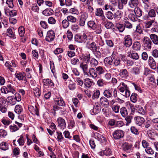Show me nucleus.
Returning <instances> with one entry per match:
<instances>
[{
  "label": "nucleus",
  "mask_w": 158,
  "mask_h": 158,
  "mask_svg": "<svg viewBox=\"0 0 158 158\" xmlns=\"http://www.w3.org/2000/svg\"><path fill=\"white\" fill-rule=\"evenodd\" d=\"M118 89L122 94L126 98L129 97L130 95V91L127 85L124 82H121L118 87Z\"/></svg>",
  "instance_id": "1"
},
{
  "label": "nucleus",
  "mask_w": 158,
  "mask_h": 158,
  "mask_svg": "<svg viewBox=\"0 0 158 158\" xmlns=\"http://www.w3.org/2000/svg\"><path fill=\"white\" fill-rule=\"evenodd\" d=\"M88 27L93 30H96L97 33L99 34L101 32V28L96 24L95 22L93 21H90L88 22Z\"/></svg>",
  "instance_id": "2"
},
{
  "label": "nucleus",
  "mask_w": 158,
  "mask_h": 158,
  "mask_svg": "<svg viewBox=\"0 0 158 158\" xmlns=\"http://www.w3.org/2000/svg\"><path fill=\"white\" fill-rule=\"evenodd\" d=\"M75 40L76 41L79 43H85L87 40V37L85 33L81 35L77 34L75 36Z\"/></svg>",
  "instance_id": "3"
},
{
  "label": "nucleus",
  "mask_w": 158,
  "mask_h": 158,
  "mask_svg": "<svg viewBox=\"0 0 158 158\" xmlns=\"http://www.w3.org/2000/svg\"><path fill=\"white\" fill-rule=\"evenodd\" d=\"M152 42L147 37H145L143 40V46L146 49H150L151 48Z\"/></svg>",
  "instance_id": "4"
},
{
  "label": "nucleus",
  "mask_w": 158,
  "mask_h": 158,
  "mask_svg": "<svg viewBox=\"0 0 158 158\" xmlns=\"http://www.w3.org/2000/svg\"><path fill=\"white\" fill-rule=\"evenodd\" d=\"M124 135V131L120 130L115 131L112 134L113 138L115 139H118L123 138Z\"/></svg>",
  "instance_id": "5"
},
{
  "label": "nucleus",
  "mask_w": 158,
  "mask_h": 158,
  "mask_svg": "<svg viewBox=\"0 0 158 158\" xmlns=\"http://www.w3.org/2000/svg\"><path fill=\"white\" fill-rule=\"evenodd\" d=\"M55 35V34L54 31L49 30L47 32L45 40L48 42H51L54 40Z\"/></svg>",
  "instance_id": "6"
},
{
  "label": "nucleus",
  "mask_w": 158,
  "mask_h": 158,
  "mask_svg": "<svg viewBox=\"0 0 158 158\" xmlns=\"http://www.w3.org/2000/svg\"><path fill=\"white\" fill-rule=\"evenodd\" d=\"M123 43L127 47H129L132 45V39L130 35H126L124 38Z\"/></svg>",
  "instance_id": "7"
},
{
  "label": "nucleus",
  "mask_w": 158,
  "mask_h": 158,
  "mask_svg": "<svg viewBox=\"0 0 158 158\" xmlns=\"http://www.w3.org/2000/svg\"><path fill=\"white\" fill-rule=\"evenodd\" d=\"M86 46L88 48L93 52H96L98 50V47L94 42L90 43L89 41L87 42Z\"/></svg>",
  "instance_id": "8"
},
{
  "label": "nucleus",
  "mask_w": 158,
  "mask_h": 158,
  "mask_svg": "<svg viewBox=\"0 0 158 158\" xmlns=\"http://www.w3.org/2000/svg\"><path fill=\"white\" fill-rule=\"evenodd\" d=\"M134 120L135 123L139 126H141L145 121L143 118L140 116H137L135 117Z\"/></svg>",
  "instance_id": "9"
},
{
  "label": "nucleus",
  "mask_w": 158,
  "mask_h": 158,
  "mask_svg": "<svg viewBox=\"0 0 158 158\" xmlns=\"http://www.w3.org/2000/svg\"><path fill=\"white\" fill-rule=\"evenodd\" d=\"M57 122L58 124V126L61 129H64L66 127V123L64 119L61 117H59L57 119Z\"/></svg>",
  "instance_id": "10"
},
{
  "label": "nucleus",
  "mask_w": 158,
  "mask_h": 158,
  "mask_svg": "<svg viewBox=\"0 0 158 158\" xmlns=\"http://www.w3.org/2000/svg\"><path fill=\"white\" fill-rule=\"evenodd\" d=\"M11 64L9 62L7 61L6 62L5 65L12 72L13 71L14 69L11 67H16L17 64L15 62L14 60H12L11 61Z\"/></svg>",
  "instance_id": "11"
},
{
  "label": "nucleus",
  "mask_w": 158,
  "mask_h": 158,
  "mask_svg": "<svg viewBox=\"0 0 158 158\" xmlns=\"http://www.w3.org/2000/svg\"><path fill=\"white\" fill-rule=\"evenodd\" d=\"M148 64L151 68L153 69L156 68V63L152 56H149L148 58Z\"/></svg>",
  "instance_id": "12"
},
{
  "label": "nucleus",
  "mask_w": 158,
  "mask_h": 158,
  "mask_svg": "<svg viewBox=\"0 0 158 158\" xmlns=\"http://www.w3.org/2000/svg\"><path fill=\"white\" fill-rule=\"evenodd\" d=\"M54 101L55 104L60 106H64L65 104L61 97H56L54 98Z\"/></svg>",
  "instance_id": "13"
},
{
  "label": "nucleus",
  "mask_w": 158,
  "mask_h": 158,
  "mask_svg": "<svg viewBox=\"0 0 158 158\" xmlns=\"http://www.w3.org/2000/svg\"><path fill=\"white\" fill-rule=\"evenodd\" d=\"M119 75L122 78L126 79L129 76V73L126 69H122L119 71Z\"/></svg>",
  "instance_id": "14"
},
{
  "label": "nucleus",
  "mask_w": 158,
  "mask_h": 158,
  "mask_svg": "<svg viewBox=\"0 0 158 158\" xmlns=\"http://www.w3.org/2000/svg\"><path fill=\"white\" fill-rule=\"evenodd\" d=\"M87 63L82 62L80 64V68H81L83 72L84 75H87V71L88 70V65Z\"/></svg>",
  "instance_id": "15"
},
{
  "label": "nucleus",
  "mask_w": 158,
  "mask_h": 158,
  "mask_svg": "<svg viewBox=\"0 0 158 158\" xmlns=\"http://www.w3.org/2000/svg\"><path fill=\"white\" fill-rule=\"evenodd\" d=\"M150 38L152 42L156 45H158V36L155 34H152L150 35Z\"/></svg>",
  "instance_id": "16"
},
{
  "label": "nucleus",
  "mask_w": 158,
  "mask_h": 158,
  "mask_svg": "<svg viewBox=\"0 0 158 158\" xmlns=\"http://www.w3.org/2000/svg\"><path fill=\"white\" fill-rule=\"evenodd\" d=\"M29 109L32 114H36L37 116L39 115V110L37 106H31L29 107Z\"/></svg>",
  "instance_id": "17"
},
{
  "label": "nucleus",
  "mask_w": 158,
  "mask_h": 158,
  "mask_svg": "<svg viewBox=\"0 0 158 158\" xmlns=\"http://www.w3.org/2000/svg\"><path fill=\"white\" fill-rule=\"evenodd\" d=\"M139 3V0H130L128 2V5L130 7L133 8L138 6Z\"/></svg>",
  "instance_id": "18"
},
{
  "label": "nucleus",
  "mask_w": 158,
  "mask_h": 158,
  "mask_svg": "<svg viewBox=\"0 0 158 158\" xmlns=\"http://www.w3.org/2000/svg\"><path fill=\"white\" fill-rule=\"evenodd\" d=\"M99 103L102 106L106 107L109 104L108 100L105 97H102L100 98Z\"/></svg>",
  "instance_id": "19"
},
{
  "label": "nucleus",
  "mask_w": 158,
  "mask_h": 158,
  "mask_svg": "<svg viewBox=\"0 0 158 158\" xmlns=\"http://www.w3.org/2000/svg\"><path fill=\"white\" fill-rule=\"evenodd\" d=\"M89 73L90 76L93 78H96L98 74L95 69L93 68H90L89 69Z\"/></svg>",
  "instance_id": "20"
},
{
  "label": "nucleus",
  "mask_w": 158,
  "mask_h": 158,
  "mask_svg": "<svg viewBox=\"0 0 158 158\" xmlns=\"http://www.w3.org/2000/svg\"><path fill=\"white\" fill-rule=\"evenodd\" d=\"M93 83V81L88 78L85 79L84 80V84L87 88H89L92 85Z\"/></svg>",
  "instance_id": "21"
},
{
  "label": "nucleus",
  "mask_w": 158,
  "mask_h": 158,
  "mask_svg": "<svg viewBox=\"0 0 158 158\" xmlns=\"http://www.w3.org/2000/svg\"><path fill=\"white\" fill-rule=\"evenodd\" d=\"M80 58L81 60L85 62V63H88L90 61V54H89L85 55H83Z\"/></svg>",
  "instance_id": "22"
},
{
  "label": "nucleus",
  "mask_w": 158,
  "mask_h": 158,
  "mask_svg": "<svg viewBox=\"0 0 158 158\" xmlns=\"http://www.w3.org/2000/svg\"><path fill=\"white\" fill-rule=\"evenodd\" d=\"M95 69L98 75H101L104 74L105 72V68L101 66H98Z\"/></svg>",
  "instance_id": "23"
},
{
  "label": "nucleus",
  "mask_w": 158,
  "mask_h": 158,
  "mask_svg": "<svg viewBox=\"0 0 158 158\" xmlns=\"http://www.w3.org/2000/svg\"><path fill=\"white\" fill-rule=\"evenodd\" d=\"M53 13V10L51 8H48L44 10L43 11V14L45 16H48L52 15Z\"/></svg>",
  "instance_id": "24"
},
{
  "label": "nucleus",
  "mask_w": 158,
  "mask_h": 158,
  "mask_svg": "<svg viewBox=\"0 0 158 158\" xmlns=\"http://www.w3.org/2000/svg\"><path fill=\"white\" fill-rule=\"evenodd\" d=\"M128 0H120L118 1V8L120 10L123 9V5L127 4Z\"/></svg>",
  "instance_id": "25"
},
{
  "label": "nucleus",
  "mask_w": 158,
  "mask_h": 158,
  "mask_svg": "<svg viewBox=\"0 0 158 158\" xmlns=\"http://www.w3.org/2000/svg\"><path fill=\"white\" fill-rule=\"evenodd\" d=\"M140 43L138 41L134 42L132 45V48L135 51H139L141 48Z\"/></svg>",
  "instance_id": "26"
},
{
  "label": "nucleus",
  "mask_w": 158,
  "mask_h": 158,
  "mask_svg": "<svg viewBox=\"0 0 158 158\" xmlns=\"http://www.w3.org/2000/svg\"><path fill=\"white\" fill-rule=\"evenodd\" d=\"M7 100V102L12 105H14L16 104V101L13 96L8 97Z\"/></svg>",
  "instance_id": "27"
},
{
  "label": "nucleus",
  "mask_w": 158,
  "mask_h": 158,
  "mask_svg": "<svg viewBox=\"0 0 158 158\" xmlns=\"http://www.w3.org/2000/svg\"><path fill=\"white\" fill-rule=\"evenodd\" d=\"M43 83L44 85L46 86L50 85L52 86H54V84L52 81L49 79H44L43 80Z\"/></svg>",
  "instance_id": "28"
},
{
  "label": "nucleus",
  "mask_w": 158,
  "mask_h": 158,
  "mask_svg": "<svg viewBox=\"0 0 158 158\" xmlns=\"http://www.w3.org/2000/svg\"><path fill=\"white\" fill-rule=\"evenodd\" d=\"M123 13L121 11L117 10L114 14V18L117 20H120L123 16Z\"/></svg>",
  "instance_id": "29"
},
{
  "label": "nucleus",
  "mask_w": 158,
  "mask_h": 158,
  "mask_svg": "<svg viewBox=\"0 0 158 158\" xmlns=\"http://www.w3.org/2000/svg\"><path fill=\"white\" fill-rule=\"evenodd\" d=\"M100 106L98 104H95L93 110V112L94 114H96L100 112Z\"/></svg>",
  "instance_id": "30"
},
{
  "label": "nucleus",
  "mask_w": 158,
  "mask_h": 158,
  "mask_svg": "<svg viewBox=\"0 0 158 158\" xmlns=\"http://www.w3.org/2000/svg\"><path fill=\"white\" fill-rule=\"evenodd\" d=\"M103 94L106 97L110 98L112 96V91L109 89H106L104 91Z\"/></svg>",
  "instance_id": "31"
},
{
  "label": "nucleus",
  "mask_w": 158,
  "mask_h": 158,
  "mask_svg": "<svg viewBox=\"0 0 158 158\" xmlns=\"http://www.w3.org/2000/svg\"><path fill=\"white\" fill-rule=\"evenodd\" d=\"M15 77L19 80H23L25 78L26 74L24 73H17L15 74Z\"/></svg>",
  "instance_id": "32"
},
{
  "label": "nucleus",
  "mask_w": 158,
  "mask_h": 158,
  "mask_svg": "<svg viewBox=\"0 0 158 158\" xmlns=\"http://www.w3.org/2000/svg\"><path fill=\"white\" fill-rule=\"evenodd\" d=\"M134 12L135 15L138 17H140L142 15V11L138 7H136L135 8Z\"/></svg>",
  "instance_id": "33"
},
{
  "label": "nucleus",
  "mask_w": 158,
  "mask_h": 158,
  "mask_svg": "<svg viewBox=\"0 0 158 158\" xmlns=\"http://www.w3.org/2000/svg\"><path fill=\"white\" fill-rule=\"evenodd\" d=\"M116 28L120 32H122L125 29V27L123 24L117 23L116 25Z\"/></svg>",
  "instance_id": "34"
},
{
  "label": "nucleus",
  "mask_w": 158,
  "mask_h": 158,
  "mask_svg": "<svg viewBox=\"0 0 158 158\" xmlns=\"http://www.w3.org/2000/svg\"><path fill=\"white\" fill-rule=\"evenodd\" d=\"M94 137L95 138L100 141L105 140V138L102 135L97 132L94 133Z\"/></svg>",
  "instance_id": "35"
},
{
  "label": "nucleus",
  "mask_w": 158,
  "mask_h": 158,
  "mask_svg": "<svg viewBox=\"0 0 158 158\" xmlns=\"http://www.w3.org/2000/svg\"><path fill=\"white\" fill-rule=\"evenodd\" d=\"M15 111L18 114H20L23 111V109L20 105H16L15 107Z\"/></svg>",
  "instance_id": "36"
},
{
  "label": "nucleus",
  "mask_w": 158,
  "mask_h": 158,
  "mask_svg": "<svg viewBox=\"0 0 158 158\" xmlns=\"http://www.w3.org/2000/svg\"><path fill=\"white\" fill-rule=\"evenodd\" d=\"M120 112L122 116L123 117H126L127 115V110L125 107H123L120 108Z\"/></svg>",
  "instance_id": "37"
},
{
  "label": "nucleus",
  "mask_w": 158,
  "mask_h": 158,
  "mask_svg": "<svg viewBox=\"0 0 158 158\" xmlns=\"http://www.w3.org/2000/svg\"><path fill=\"white\" fill-rule=\"evenodd\" d=\"M17 142L19 146H23L24 145L25 142V138L22 135H21L18 139Z\"/></svg>",
  "instance_id": "38"
},
{
  "label": "nucleus",
  "mask_w": 158,
  "mask_h": 158,
  "mask_svg": "<svg viewBox=\"0 0 158 158\" xmlns=\"http://www.w3.org/2000/svg\"><path fill=\"white\" fill-rule=\"evenodd\" d=\"M156 16V11L152 9L149 10L148 13V18H154Z\"/></svg>",
  "instance_id": "39"
},
{
  "label": "nucleus",
  "mask_w": 158,
  "mask_h": 158,
  "mask_svg": "<svg viewBox=\"0 0 158 158\" xmlns=\"http://www.w3.org/2000/svg\"><path fill=\"white\" fill-rule=\"evenodd\" d=\"M127 18H126L124 19V26L125 27H126L129 29L132 28V24L130 23L127 20Z\"/></svg>",
  "instance_id": "40"
},
{
  "label": "nucleus",
  "mask_w": 158,
  "mask_h": 158,
  "mask_svg": "<svg viewBox=\"0 0 158 158\" xmlns=\"http://www.w3.org/2000/svg\"><path fill=\"white\" fill-rule=\"evenodd\" d=\"M98 61L93 58H91L90 62V65L91 67H95L98 64Z\"/></svg>",
  "instance_id": "41"
},
{
  "label": "nucleus",
  "mask_w": 158,
  "mask_h": 158,
  "mask_svg": "<svg viewBox=\"0 0 158 158\" xmlns=\"http://www.w3.org/2000/svg\"><path fill=\"white\" fill-rule=\"evenodd\" d=\"M155 19H154L151 20L146 22L145 23V26L146 28H148L151 27L152 25L154 22Z\"/></svg>",
  "instance_id": "42"
},
{
  "label": "nucleus",
  "mask_w": 158,
  "mask_h": 158,
  "mask_svg": "<svg viewBox=\"0 0 158 158\" xmlns=\"http://www.w3.org/2000/svg\"><path fill=\"white\" fill-rule=\"evenodd\" d=\"M6 88L8 93H11L12 94H14L15 93L16 91L11 85H7Z\"/></svg>",
  "instance_id": "43"
},
{
  "label": "nucleus",
  "mask_w": 158,
  "mask_h": 158,
  "mask_svg": "<svg viewBox=\"0 0 158 158\" xmlns=\"http://www.w3.org/2000/svg\"><path fill=\"white\" fill-rule=\"evenodd\" d=\"M131 72L132 74L135 75H138L140 73V70L137 67H135L132 68L131 70Z\"/></svg>",
  "instance_id": "44"
},
{
  "label": "nucleus",
  "mask_w": 158,
  "mask_h": 158,
  "mask_svg": "<svg viewBox=\"0 0 158 158\" xmlns=\"http://www.w3.org/2000/svg\"><path fill=\"white\" fill-rule=\"evenodd\" d=\"M101 51L102 52V55L104 57L107 56L110 53L109 50L106 47L102 48Z\"/></svg>",
  "instance_id": "45"
},
{
  "label": "nucleus",
  "mask_w": 158,
  "mask_h": 158,
  "mask_svg": "<svg viewBox=\"0 0 158 158\" xmlns=\"http://www.w3.org/2000/svg\"><path fill=\"white\" fill-rule=\"evenodd\" d=\"M103 14V11L101 8H97L95 11V15L98 16H102Z\"/></svg>",
  "instance_id": "46"
},
{
  "label": "nucleus",
  "mask_w": 158,
  "mask_h": 158,
  "mask_svg": "<svg viewBox=\"0 0 158 158\" xmlns=\"http://www.w3.org/2000/svg\"><path fill=\"white\" fill-rule=\"evenodd\" d=\"M7 35L10 37H14L15 36V34L14 32L12 31V29L10 28H8L7 30Z\"/></svg>",
  "instance_id": "47"
},
{
  "label": "nucleus",
  "mask_w": 158,
  "mask_h": 158,
  "mask_svg": "<svg viewBox=\"0 0 158 158\" xmlns=\"http://www.w3.org/2000/svg\"><path fill=\"white\" fill-rule=\"evenodd\" d=\"M18 32L20 36H23L25 33V29L23 27L20 26L18 28Z\"/></svg>",
  "instance_id": "48"
},
{
  "label": "nucleus",
  "mask_w": 158,
  "mask_h": 158,
  "mask_svg": "<svg viewBox=\"0 0 158 158\" xmlns=\"http://www.w3.org/2000/svg\"><path fill=\"white\" fill-rule=\"evenodd\" d=\"M69 23L67 19L63 20L61 23V25L64 28H67L69 25Z\"/></svg>",
  "instance_id": "49"
},
{
  "label": "nucleus",
  "mask_w": 158,
  "mask_h": 158,
  "mask_svg": "<svg viewBox=\"0 0 158 158\" xmlns=\"http://www.w3.org/2000/svg\"><path fill=\"white\" fill-rule=\"evenodd\" d=\"M10 131L11 132H14L19 130L18 127L16 125L13 124L9 126Z\"/></svg>",
  "instance_id": "50"
},
{
  "label": "nucleus",
  "mask_w": 158,
  "mask_h": 158,
  "mask_svg": "<svg viewBox=\"0 0 158 158\" xmlns=\"http://www.w3.org/2000/svg\"><path fill=\"white\" fill-rule=\"evenodd\" d=\"M67 19L68 22H70L72 23H74L76 22L77 19L72 15H69L67 17Z\"/></svg>",
  "instance_id": "51"
},
{
  "label": "nucleus",
  "mask_w": 158,
  "mask_h": 158,
  "mask_svg": "<svg viewBox=\"0 0 158 158\" xmlns=\"http://www.w3.org/2000/svg\"><path fill=\"white\" fill-rule=\"evenodd\" d=\"M113 58L111 56L106 57L104 60V62L110 65H112Z\"/></svg>",
  "instance_id": "52"
},
{
  "label": "nucleus",
  "mask_w": 158,
  "mask_h": 158,
  "mask_svg": "<svg viewBox=\"0 0 158 158\" xmlns=\"http://www.w3.org/2000/svg\"><path fill=\"white\" fill-rule=\"evenodd\" d=\"M137 94L135 93H132L131 97L130 99L131 101L135 103L137 101Z\"/></svg>",
  "instance_id": "53"
},
{
  "label": "nucleus",
  "mask_w": 158,
  "mask_h": 158,
  "mask_svg": "<svg viewBox=\"0 0 158 158\" xmlns=\"http://www.w3.org/2000/svg\"><path fill=\"white\" fill-rule=\"evenodd\" d=\"M0 148L2 150H7L8 148L6 143L5 142H2L0 144Z\"/></svg>",
  "instance_id": "54"
},
{
  "label": "nucleus",
  "mask_w": 158,
  "mask_h": 158,
  "mask_svg": "<svg viewBox=\"0 0 158 158\" xmlns=\"http://www.w3.org/2000/svg\"><path fill=\"white\" fill-rule=\"evenodd\" d=\"M69 12L73 14L78 15L79 14L78 10L75 8H71L69 10Z\"/></svg>",
  "instance_id": "55"
},
{
  "label": "nucleus",
  "mask_w": 158,
  "mask_h": 158,
  "mask_svg": "<svg viewBox=\"0 0 158 158\" xmlns=\"http://www.w3.org/2000/svg\"><path fill=\"white\" fill-rule=\"evenodd\" d=\"M69 89L70 90H73L75 89V83L71 81H69V84L68 85Z\"/></svg>",
  "instance_id": "56"
},
{
  "label": "nucleus",
  "mask_w": 158,
  "mask_h": 158,
  "mask_svg": "<svg viewBox=\"0 0 158 158\" xmlns=\"http://www.w3.org/2000/svg\"><path fill=\"white\" fill-rule=\"evenodd\" d=\"M104 25L108 29L111 28L113 27V23L110 21L105 22Z\"/></svg>",
  "instance_id": "57"
},
{
  "label": "nucleus",
  "mask_w": 158,
  "mask_h": 158,
  "mask_svg": "<svg viewBox=\"0 0 158 158\" xmlns=\"http://www.w3.org/2000/svg\"><path fill=\"white\" fill-rule=\"evenodd\" d=\"M151 32L152 33H157L158 32V24H156L153 25V27L151 29Z\"/></svg>",
  "instance_id": "58"
},
{
  "label": "nucleus",
  "mask_w": 158,
  "mask_h": 158,
  "mask_svg": "<svg viewBox=\"0 0 158 158\" xmlns=\"http://www.w3.org/2000/svg\"><path fill=\"white\" fill-rule=\"evenodd\" d=\"M111 77V75L109 73H106L104 76V79L108 82L110 81Z\"/></svg>",
  "instance_id": "59"
},
{
  "label": "nucleus",
  "mask_w": 158,
  "mask_h": 158,
  "mask_svg": "<svg viewBox=\"0 0 158 158\" xmlns=\"http://www.w3.org/2000/svg\"><path fill=\"white\" fill-rule=\"evenodd\" d=\"M129 18L132 21L134 22L137 19V16L133 14H130L128 16Z\"/></svg>",
  "instance_id": "60"
},
{
  "label": "nucleus",
  "mask_w": 158,
  "mask_h": 158,
  "mask_svg": "<svg viewBox=\"0 0 158 158\" xmlns=\"http://www.w3.org/2000/svg\"><path fill=\"white\" fill-rule=\"evenodd\" d=\"M56 21L55 19L52 17H49L48 19V22L51 24H54L56 23Z\"/></svg>",
  "instance_id": "61"
},
{
  "label": "nucleus",
  "mask_w": 158,
  "mask_h": 158,
  "mask_svg": "<svg viewBox=\"0 0 158 158\" xmlns=\"http://www.w3.org/2000/svg\"><path fill=\"white\" fill-rule=\"evenodd\" d=\"M106 17L109 19L111 20L114 17V15L112 13L111 11H108L107 12L106 14Z\"/></svg>",
  "instance_id": "62"
},
{
  "label": "nucleus",
  "mask_w": 158,
  "mask_h": 158,
  "mask_svg": "<svg viewBox=\"0 0 158 158\" xmlns=\"http://www.w3.org/2000/svg\"><path fill=\"white\" fill-rule=\"evenodd\" d=\"M135 31L139 34H143L142 28L141 27L140 25L139 24L136 27Z\"/></svg>",
  "instance_id": "63"
},
{
  "label": "nucleus",
  "mask_w": 158,
  "mask_h": 158,
  "mask_svg": "<svg viewBox=\"0 0 158 158\" xmlns=\"http://www.w3.org/2000/svg\"><path fill=\"white\" fill-rule=\"evenodd\" d=\"M34 93L35 97H39L40 96V91L39 89L36 87L34 89Z\"/></svg>",
  "instance_id": "64"
}]
</instances>
